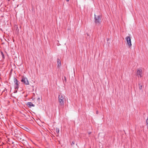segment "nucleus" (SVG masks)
Wrapping results in <instances>:
<instances>
[{"mask_svg": "<svg viewBox=\"0 0 148 148\" xmlns=\"http://www.w3.org/2000/svg\"><path fill=\"white\" fill-rule=\"evenodd\" d=\"M58 101L60 105L63 106L64 105V101L65 100L64 96H63L62 94H60L58 95Z\"/></svg>", "mask_w": 148, "mask_h": 148, "instance_id": "1", "label": "nucleus"}, {"mask_svg": "<svg viewBox=\"0 0 148 148\" xmlns=\"http://www.w3.org/2000/svg\"><path fill=\"white\" fill-rule=\"evenodd\" d=\"M95 16V22L97 24H99L101 21V15L96 16L94 14Z\"/></svg>", "mask_w": 148, "mask_h": 148, "instance_id": "2", "label": "nucleus"}, {"mask_svg": "<svg viewBox=\"0 0 148 148\" xmlns=\"http://www.w3.org/2000/svg\"><path fill=\"white\" fill-rule=\"evenodd\" d=\"M14 87L15 89H18L19 87V82L18 81L17 79L16 78L14 79Z\"/></svg>", "mask_w": 148, "mask_h": 148, "instance_id": "3", "label": "nucleus"}, {"mask_svg": "<svg viewBox=\"0 0 148 148\" xmlns=\"http://www.w3.org/2000/svg\"><path fill=\"white\" fill-rule=\"evenodd\" d=\"M21 81L25 85H28L29 84V82L27 79L25 77L23 76Z\"/></svg>", "mask_w": 148, "mask_h": 148, "instance_id": "4", "label": "nucleus"}, {"mask_svg": "<svg viewBox=\"0 0 148 148\" xmlns=\"http://www.w3.org/2000/svg\"><path fill=\"white\" fill-rule=\"evenodd\" d=\"M126 40L127 44L129 47H131L132 46L131 41V38L130 36H127L125 38Z\"/></svg>", "mask_w": 148, "mask_h": 148, "instance_id": "5", "label": "nucleus"}, {"mask_svg": "<svg viewBox=\"0 0 148 148\" xmlns=\"http://www.w3.org/2000/svg\"><path fill=\"white\" fill-rule=\"evenodd\" d=\"M137 75L138 77H142V71L141 69H139L137 70Z\"/></svg>", "mask_w": 148, "mask_h": 148, "instance_id": "6", "label": "nucleus"}, {"mask_svg": "<svg viewBox=\"0 0 148 148\" xmlns=\"http://www.w3.org/2000/svg\"><path fill=\"white\" fill-rule=\"evenodd\" d=\"M16 132L17 133V134L15 133V134L16 136V137H19L21 139V135H22V134L21 132L20 131H18V130L16 131Z\"/></svg>", "mask_w": 148, "mask_h": 148, "instance_id": "7", "label": "nucleus"}, {"mask_svg": "<svg viewBox=\"0 0 148 148\" xmlns=\"http://www.w3.org/2000/svg\"><path fill=\"white\" fill-rule=\"evenodd\" d=\"M27 106L29 108H31V107H34L35 105L34 104H33L31 102H28L27 104Z\"/></svg>", "mask_w": 148, "mask_h": 148, "instance_id": "8", "label": "nucleus"}, {"mask_svg": "<svg viewBox=\"0 0 148 148\" xmlns=\"http://www.w3.org/2000/svg\"><path fill=\"white\" fill-rule=\"evenodd\" d=\"M57 62L58 64V67H60L61 66V61L60 60L59 58L57 59Z\"/></svg>", "mask_w": 148, "mask_h": 148, "instance_id": "9", "label": "nucleus"}, {"mask_svg": "<svg viewBox=\"0 0 148 148\" xmlns=\"http://www.w3.org/2000/svg\"><path fill=\"white\" fill-rule=\"evenodd\" d=\"M56 131L57 133L58 134L59 132V128H56Z\"/></svg>", "mask_w": 148, "mask_h": 148, "instance_id": "10", "label": "nucleus"}, {"mask_svg": "<svg viewBox=\"0 0 148 148\" xmlns=\"http://www.w3.org/2000/svg\"><path fill=\"white\" fill-rule=\"evenodd\" d=\"M139 89L140 90H142V86L140 85V84H139Z\"/></svg>", "mask_w": 148, "mask_h": 148, "instance_id": "11", "label": "nucleus"}, {"mask_svg": "<svg viewBox=\"0 0 148 148\" xmlns=\"http://www.w3.org/2000/svg\"><path fill=\"white\" fill-rule=\"evenodd\" d=\"M23 127H24L23 129L25 130H26V131H27V130H29L28 129V128H27V127H24L23 126Z\"/></svg>", "mask_w": 148, "mask_h": 148, "instance_id": "12", "label": "nucleus"}, {"mask_svg": "<svg viewBox=\"0 0 148 148\" xmlns=\"http://www.w3.org/2000/svg\"><path fill=\"white\" fill-rule=\"evenodd\" d=\"M1 55H2V58H3V59L4 58H5V56H4V54H3V53L2 52H1Z\"/></svg>", "mask_w": 148, "mask_h": 148, "instance_id": "13", "label": "nucleus"}, {"mask_svg": "<svg viewBox=\"0 0 148 148\" xmlns=\"http://www.w3.org/2000/svg\"><path fill=\"white\" fill-rule=\"evenodd\" d=\"M147 125L148 126V117L147 118V119L146 120V121Z\"/></svg>", "mask_w": 148, "mask_h": 148, "instance_id": "14", "label": "nucleus"}, {"mask_svg": "<svg viewBox=\"0 0 148 148\" xmlns=\"http://www.w3.org/2000/svg\"><path fill=\"white\" fill-rule=\"evenodd\" d=\"M75 144L74 142L73 141L71 143V145L73 146V145H74Z\"/></svg>", "mask_w": 148, "mask_h": 148, "instance_id": "15", "label": "nucleus"}, {"mask_svg": "<svg viewBox=\"0 0 148 148\" xmlns=\"http://www.w3.org/2000/svg\"><path fill=\"white\" fill-rule=\"evenodd\" d=\"M88 134H90L91 133V132H88Z\"/></svg>", "mask_w": 148, "mask_h": 148, "instance_id": "16", "label": "nucleus"}, {"mask_svg": "<svg viewBox=\"0 0 148 148\" xmlns=\"http://www.w3.org/2000/svg\"><path fill=\"white\" fill-rule=\"evenodd\" d=\"M65 80H66V77H65Z\"/></svg>", "mask_w": 148, "mask_h": 148, "instance_id": "17", "label": "nucleus"}, {"mask_svg": "<svg viewBox=\"0 0 148 148\" xmlns=\"http://www.w3.org/2000/svg\"><path fill=\"white\" fill-rule=\"evenodd\" d=\"M66 1H69V0H66Z\"/></svg>", "mask_w": 148, "mask_h": 148, "instance_id": "18", "label": "nucleus"}, {"mask_svg": "<svg viewBox=\"0 0 148 148\" xmlns=\"http://www.w3.org/2000/svg\"><path fill=\"white\" fill-rule=\"evenodd\" d=\"M98 112L97 111V114H98Z\"/></svg>", "mask_w": 148, "mask_h": 148, "instance_id": "19", "label": "nucleus"}, {"mask_svg": "<svg viewBox=\"0 0 148 148\" xmlns=\"http://www.w3.org/2000/svg\"><path fill=\"white\" fill-rule=\"evenodd\" d=\"M8 1H10V0H8Z\"/></svg>", "mask_w": 148, "mask_h": 148, "instance_id": "20", "label": "nucleus"}]
</instances>
